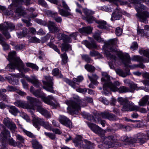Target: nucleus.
I'll return each mask as SVG.
<instances>
[{
	"label": "nucleus",
	"instance_id": "obj_27",
	"mask_svg": "<svg viewBox=\"0 0 149 149\" xmlns=\"http://www.w3.org/2000/svg\"><path fill=\"white\" fill-rule=\"evenodd\" d=\"M145 30H149V26L147 25L145 26V29H141L138 27L137 29V34H140L142 36H148L147 33Z\"/></svg>",
	"mask_w": 149,
	"mask_h": 149
},
{
	"label": "nucleus",
	"instance_id": "obj_35",
	"mask_svg": "<svg viewBox=\"0 0 149 149\" xmlns=\"http://www.w3.org/2000/svg\"><path fill=\"white\" fill-rule=\"evenodd\" d=\"M149 96L148 95H146L142 97L139 102V105L140 106H143L147 103L149 99Z\"/></svg>",
	"mask_w": 149,
	"mask_h": 149
},
{
	"label": "nucleus",
	"instance_id": "obj_20",
	"mask_svg": "<svg viewBox=\"0 0 149 149\" xmlns=\"http://www.w3.org/2000/svg\"><path fill=\"white\" fill-rule=\"evenodd\" d=\"M121 17V13L119 9L116 8L115 11L113 12L112 15L111 19V21L118 20L120 19Z\"/></svg>",
	"mask_w": 149,
	"mask_h": 149
},
{
	"label": "nucleus",
	"instance_id": "obj_8",
	"mask_svg": "<svg viewBox=\"0 0 149 149\" xmlns=\"http://www.w3.org/2000/svg\"><path fill=\"white\" fill-rule=\"evenodd\" d=\"M117 142V140L113 136H109L105 138L102 148L103 149H108L113 146L114 143Z\"/></svg>",
	"mask_w": 149,
	"mask_h": 149
},
{
	"label": "nucleus",
	"instance_id": "obj_26",
	"mask_svg": "<svg viewBox=\"0 0 149 149\" xmlns=\"http://www.w3.org/2000/svg\"><path fill=\"white\" fill-rule=\"evenodd\" d=\"M57 38L59 40H63V42H71V38L69 37L63 33H58L57 35Z\"/></svg>",
	"mask_w": 149,
	"mask_h": 149
},
{
	"label": "nucleus",
	"instance_id": "obj_53",
	"mask_svg": "<svg viewBox=\"0 0 149 149\" xmlns=\"http://www.w3.org/2000/svg\"><path fill=\"white\" fill-rule=\"evenodd\" d=\"M38 4L41 5L43 7L48 8L49 7L46 2L44 0H38Z\"/></svg>",
	"mask_w": 149,
	"mask_h": 149
},
{
	"label": "nucleus",
	"instance_id": "obj_55",
	"mask_svg": "<svg viewBox=\"0 0 149 149\" xmlns=\"http://www.w3.org/2000/svg\"><path fill=\"white\" fill-rule=\"evenodd\" d=\"M52 74L54 76L59 75L60 77L62 76L61 74H60L59 69L57 68L53 69L52 71Z\"/></svg>",
	"mask_w": 149,
	"mask_h": 149
},
{
	"label": "nucleus",
	"instance_id": "obj_42",
	"mask_svg": "<svg viewBox=\"0 0 149 149\" xmlns=\"http://www.w3.org/2000/svg\"><path fill=\"white\" fill-rule=\"evenodd\" d=\"M96 22L98 24L97 27L101 29H106V22L104 21H97Z\"/></svg>",
	"mask_w": 149,
	"mask_h": 149
},
{
	"label": "nucleus",
	"instance_id": "obj_7",
	"mask_svg": "<svg viewBox=\"0 0 149 149\" xmlns=\"http://www.w3.org/2000/svg\"><path fill=\"white\" fill-rule=\"evenodd\" d=\"M146 7L144 6H142L141 4H138L136 7V10L137 13L136 16L139 18L141 22L146 23L148 22L147 18L149 17V13L147 11L142 12L143 10H146Z\"/></svg>",
	"mask_w": 149,
	"mask_h": 149
},
{
	"label": "nucleus",
	"instance_id": "obj_32",
	"mask_svg": "<svg viewBox=\"0 0 149 149\" xmlns=\"http://www.w3.org/2000/svg\"><path fill=\"white\" fill-rule=\"evenodd\" d=\"M0 44L2 45L4 50H8L9 48L8 44L5 41V39L2 35L0 33Z\"/></svg>",
	"mask_w": 149,
	"mask_h": 149
},
{
	"label": "nucleus",
	"instance_id": "obj_16",
	"mask_svg": "<svg viewBox=\"0 0 149 149\" xmlns=\"http://www.w3.org/2000/svg\"><path fill=\"white\" fill-rule=\"evenodd\" d=\"M137 138L138 142L143 143L146 141V139H149V131H147L145 134L139 133L137 134Z\"/></svg>",
	"mask_w": 149,
	"mask_h": 149
},
{
	"label": "nucleus",
	"instance_id": "obj_25",
	"mask_svg": "<svg viewBox=\"0 0 149 149\" xmlns=\"http://www.w3.org/2000/svg\"><path fill=\"white\" fill-rule=\"evenodd\" d=\"M93 28L90 26L84 27L79 29V31L83 35H86L91 33L92 31Z\"/></svg>",
	"mask_w": 149,
	"mask_h": 149
},
{
	"label": "nucleus",
	"instance_id": "obj_49",
	"mask_svg": "<svg viewBox=\"0 0 149 149\" xmlns=\"http://www.w3.org/2000/svg\"><path fill=\"white\" fill-rule=\"evenodd\" d=\"M46 14L49 17H54L55 16L57 15V13L56 12H54L49 10H47L46 11Z\"/></svg>",
	"mask_w": 149,
	"mask_h": 149
},
{
	"label": "nucleus",
	"instance_id": "obj_15",
	"mask_svg": "<svg viewBox=\"0 0 149 149\" xmlns=\"http://www.w3.org/2000/svg\"><path fill=\"white\" fill-rule=\"evenodd\" d=\"M3 123L12 132H14L17 128L16 125L14 123L8 118H5L3 120Z\"/></svg>",
	"mask_w": 149,
	"mask_h": 149
},
{
	"label": "nucleus",
	"instance_id": "obj_56",
	"mask_svg": "<svg viewBox=\"0 0 149 149\" xmlns=\"http://www.w3.org/2000/svg\"><path fill=\"white\" fill-rule=\"evenodd\" d=\"M61 56L62 59V61L65 64L67 62L68 56L66 53L61 54Z\"/></svg>",
	"mask_w": 149,
	"mask_h": 149
},
{
	"label": "nucleus",
	"instance_id": "obj_57",
	"mask_svg": "<svg viewBox=\"0 0 149 149\" xmlns=\"http://www.w3.org/2000/svg\"><path fill=\"white\" fill-rule=\"evenodd\" d=\"M13 3L12 5H14L17 6L18 4H22L24 3V0H12Z\"/></svg>",
	"mask_w": 149,
	"mask_h": 149
},
{
	"label": "nucleus",
	"instance_id": "obj_63",
	"mask_svg": "<svg viewBox=\"0 0 149 149\" xmlns=\"http://www.w3.org/2000/svg\"><path fill=\"white\" fill-rule=\"evenodd\" d=\"M8 141L9 144L11 145L16 146L17 145V142L15 141L13 139H9Z\"/></svg>",
	"mask_w": 149,
	"mask_h": 149
},
{
	"label": "nucleus",
	"instance_id": "obj_13",
	"mask_svg": "<svg viewBox=\"0 0 149 149\" xmlns=\"http://www.w3.org/2000/svg\"><path fill=\"white\" fill-rule=\"evenodd\" d=\"M62 7L65 10L61 9L58 8V12L59 14L62 16L67 17L71 15L70 12V9L66 3L63 0L62 1Z\"/></svg>",
	"mask_w": 149,
	"mask_h": 149
},
{
	"label": "nucleus",
	"instance_id": "obj_41",
	"mask_svg": "<svg viewBox=\"0 0 149 149\" xmlns=\"http://www.w3.org/2000/svg\"><path fill=\"white\" fill-rule=\"evenodd\" d=\"M88 77L91 82L94 84H95L97 83V81L98 78V76L95 74H93L92 77L88 75Z\"/></svg>",
	"mask_w": 149,
	"mask_h": 149
},
{
	"label": "nucleus",
	"instance_id": "obj_5",
	"mask_svg": "<svg viewBox=\"0 0 149 149\" xmlns=\"http://www.w3.org/2000/svg\"><path fill=\"white\" fill-rule=\"evenodd\" d=\"M26 98L28 103L23 101L17 100L14 102V104L18 107L34 110L35 108V104L38 102L37 99L29 96H27Z\"/></svg>",
	"mask_w": 149,
	"mask_h": 149
},
{
	"label": "nucleus",
	"instance_id": "obj_44",
	"mask_svg": "<svg viewBox=\"0 0 149 149\" xmlns=\"http://www.w3.org/2000/svg\"><path fill=\"white\" fill-rule=\"evenodd\" d=\"M6 24V31L7 32L8 30H10V31H11L14 30L15 28V26L11 23L5 22Z\"/></svg>",
	"mask_w": 149,
	"mask_h": 149
},
{
	"label": "nucleus",
	"instance_id": "obj_48",
	"mask_svg": "<svg viewBox=\"0 0 149 149\" xmlns=\"http://www.w3.org/2000/svg\"><path fill=\"white\" fill-rule=\"evenodd\" d=\"M26 64L27 67L31 68L36 70H38V67L35 64L30 63H26Z\"/></svg>",
	"mask_w": 149,
	"mask_h": 149
},
{
	"label": "nucleus",
	"instance_id": "obj_2",
	"mask_svg": "<svg viewBox=\"0 0 149 149\" xmlns=\"http://www.w3.org/2000/svg\"><path fill=\"white\" fill-rule=\"evenodd\" d=\"M118 42L117 38L111 39L109 40L108 44L106 45L107 49H105L104 54L108 59H110L112 61V62L111 61L108 62L109 65L111 69L114 68V65L117 57L110 52L117 51L116 49L113 47L112 45H116Z\"/></svg>",
	"mask_w": 149,
	"mask_h": 149
},
{
	"label": "nucleus",
	"instance_id": "obj_37",
	"mask_svg": "<svg viewBox=\"0 0 149 149\" xmlns=\"http://www.w3.org/2000/svg\"><path fill=\"white\" fill-rule=\"evenodd\" d=\"M139 53L141 55L143 54L147 58V59H145V62H149V52L148 50L141 49L139 50Z\"/></svg>",
	"mask_w": 149,
	"mask_h": 149
},
{
	"label": "nucleus",
	"instance_id": "obj_34",
	"mask_svg": "<svg viewBox=\"0 0 149 149\" xmlns=\"http://www.w3.org/2000/svg\"><path fill=\"white\" fill-rule=\"evenodd\" d=\"M101 32L98 30L96 31L93 35L94 38L100 42H102L103 40L100 37Z\"/></svg>",
	"mask_w": 149,
	"mask_h": 149
},
{
	"label": "nucleus",
	"instance_id": "obj_24",
	"mask_svg": "<svg viewBox=\"0 0 149 149\" xmlns=\"http://www.w3.org/2000/svg\"><path fill=\"white\" fill-rule=\"evenodd\" d=\"M48 28L52 33L58 32L59 30L56 27V25L54 22L51 21H49L48 23Z\"/></svg>",
	"mask_w": 149,
	"mask_h": 149
},
{
	"label": "nucleus",
	"instance_id": "obj_9",
	"mask_svg": "<svg viewBox=\"0 0 149 149\" xmlns=\"http://www.w3.org/2000/svg\"><path fill=\"white\" fill-rule=\"evenodd\" d=\"M45 77L46 80V81H43V84L46 85V86H43V88L47 91L53 93H54L53 86V84L52 82L53 77L49 76H46Z\"/></svg>",
	"mask_w": 149,
	"mask_h": 149
},
{
	"label": "nucleus",
	"instance_id": "obj_3",
	"mask_svg": "<svg viewBox=\"0 0 149 149\" xmlns=\"http://www.w3.org/2000/svg\"><path fill=\"white\" fill-rule=\"evenodd\" d=\"M66 103L68 106L67 109L71 113L75 114H77L80 110V106H86L87 105V103L84 100L77 101L67 100L66 101Z\"/></svg>",
	"mask_w": 149,
	"mask_h": 149
},
{
	"label": "nucleus",
	"instance_id": "obj_54",
	"mask_svg": "<svg viewBox=\"0 0 149 149\" xmlns=\"http://www.w3.org/2000/svg\"><path fill=\"white\" fill-rule=\"evenodd\" d=\"M50 100V103H47L48 104L50 105H54V103L52 101V100H53L54 102H56V100L51 95H49L48 96V97H47Z\"/></svg>",
	"mask_w": 149,
	"mask_h": 149
},
{
	"label": "nucleus",
	"instance_id": "obj_59",
	"mask_svg": "<svg viewBox=\"0 0 149 149\" xmlns=\"http://www.w3.org/2000/svg\"><path fill=\"white\" fill-rule=\"evenodd\" d=\"M50 47L52 48L56 52L59 54H60V52L59 49L57 47V46L52 43H49L48 45Z\"/></svg>",
	"mask_w": 149,
	"mask_h": 149
},
{
	"label": "nucleus",
	"instance_id": "obj_31",
	"mask_svg": "<svg viewBox=\"0 0 149 149\" xmlns=\"http://www.w3.org/2000/svg\"><path fill=\"white\" fill-rule=\"evenodd\" d=\"M6 28L5 24H0V30L2 31V33L7 39H9L10 37V35L8 32L6 31Z\"/></svg>",
	"mask_w": 149,
	"mask_h": 149
},
{
	"label": "nucleus",
	"instance_id": "obj_39",
	"mask_svg": "<svg viewBox=\"0 0 149 149\" xmlns=\"http://www.w3.org/2000/svg\"><path fill=\"white\" fill-rule=\"evenodd\" d=\"M9 111L12 114L15 116L19 112L18 109L14 106H10L9 107Z\"/></svg>",
	"mask_w": 149,
	"mask_h": 149
},
{
	"label": "nucleus",
	"instance_id": "obj_58",
	"mask_svg": "<svg viewBox=\"0 0 149 149\" xmlns=\"http://www.w3.org/2000/svg\"><path fill=\"white\" fill-rule=\"evenodd\" d=\"M34 21L37 23L41 25L45 26L47 24V23L46 22L40 19H35Z\"/></svg>",
	"mask_w": 149,
	"mask_h": 149
},
{
	"label": "nucleus",
	"instance_id": "obj_60",
	"mask_svg": "<svg viewBox=\"0 0 149 149\" xmlns=\"http://www.w3.org/2000/svg\"><path fill=\"white\" fill-rule=\"evenodd\" d=\"M82 58L87 63H90L92 61L91 58L88 55H83L82 56Z\"/></svg>",
	"mask_w": 149,
	"mask_h": 149
},
{
	"label": "nucleus",
	"instance_id": "obj_40",
	"mask_svg": "<svg viewBox=\"0 0 149 149\" xmlns=\"http://www.w3.org/2000/svg\"><path fill=\"white\" fill-rule=\"evenodd\" d=\"M139 1H141L142 2H144L148 5L149 4V0H130V2L131 3L134 4H136L135 5V9H136V7L137 6L138 4H141L142 6L143 5L142 4L139 3Z\"/></svg>",
	"mask_w": 149,
	"mask_h": 149
},
{
	"label": "nucleus",
	"instance_id": "obj_36",
	"mask_svg": "<svg viewBox=\"0 0 149 149\" xmlns=\"http://www.w3.org/2000/svg\"><path fill=\"white\" fill-rule=\"evenodd\" d=\"M15 13L16 14L15 17L17 15L18 18L21 16L24 15L25 14V11L21 7L17 8L15 11Z\"/></svg>",
	"mask_w": 149,
	"mask_h": 149
},
{
	"label": "nucleus",
	"instance_id": "obj_30",
	"mask_svg": "<svg viewBox=\"0 0 149 149\" xmlns=\"http://www.w3.org/2000/svg\"><path fill=\"white\" fill-rule=\"evenodd\" d=\"M115 71L117 74L123 77H125L127 76L130 74V73L129 70H125V72H124L121 69H118L115 70Z\"/></svg>",
	"mask_w": 149,
	"mask_h": 149
},
{
	"label": "nucleus",
	"instance_id": "obj_28",
	"mask_svg": "<svg viewBox=\"0 0 149 149\" xmlns=\"http://www.w3.org/2000/svg\"><path fill=\"white\" fill-rule=\"evenodd\" d=\"M102 74L103 77L101 79V81L102 82H103V89L104 90V85L105 83L111 82L109 81L110 79L109 76L108 75L107 72H102Z\"/></svg>",
	"mask_w": 149,
	"mask_h": 149
},
{
	"label": "nucleus",
	"instance_id": "obj_11",
	"mask_svg": "<svg viewBox=\"0 0 149 149\" xmlns=\"http://www.w3.org/2000/svg\"><path fill=\"white\" fill-rule=\"evenodd\" d=\"M30 92L36 97H40L46 103H50V100L45 96V94L43 93L38 90L35 91L33 86H31L30 89Z\"/></svg>",
	"mask_w": 149,
	"mask_h": 149
},
{
	"label": "nucleus",
	"instance_id": "obj_61",
	"mask_svg": "<svg viewBox=\"0 0 149 149\" xmlns=\"http://www.w3.org/2000/svg\"><path fill=\"white\" fill-rule=\"evenodd\" d=\"M27 29L26 28H24L23 29V31H22V35H21L20 36L19 35H18V37L19 38H21L25 36L26 35L27 33Z\"/></svg>",
	"mask_w": 149,
	"mask_h": 149
},
{
	"label": "nucleus",
	"instance_id": "obj_29",
	"mask_svg": "<svg viewBox=\"0 0 149 149\" xmlns=\"http://www.w3.org/2000/svg\"><path fill=\"white\" fill-rule=\"evenodd\" d=\"M121 139L123 141H126L129 143H136L138 142L137 138L132 139L131 137H128L126 135L122 136L121 137Z\"/></svg>",
	"mask_w": 149,
	"mask_h": 149
},
{
	"label": "nucleus",
	"instance_id": "obj_1",
	"mask_svg": "<svg viewBox=\"0 0 149 149\" xmlns=\"http://www.w3.org/2000/svg\"><path fill=\"white\" fill-rule=\"evenodd\" d=\"M8 60L12 62L7 65L6 68L10 72H12L15 68H17L19 71H22L25 72H28L30 69L24 67V64L21 60L18 57H16V52L13 51L10 52L8 55Z\"/></svg>",
	"mask_w": 149,
	"mask_h": 149
},
{
	"label": "nucleus",
	"instance_id": "obj_47",
	"mask_svg": "<svg viewBox=\"0 0 149 149\" xmlns=\"http://www.w3.org/2000/svg\"><path fill=\"white\" fill-rule=\"evenodd\" d=\"M16 140L18 143H24V139L22 136L19 134L16 135Z\"/></svg>",
	"mask_w": 149,
	"mask_h": 149
},
{
	"label": "nucleus",
	"instance_id": "obj_19",
	"mask_svg": "<svg viewBox=\"0 0 149 149\" xmlns=\"http://www.w3.org/2000/svg\"><path fill=\"white\" fill-rule=\"evenodd\" d=\"M22 77H25L28 81L31 82L34 86L37 88L40 85V84L38 79L34 76H31V78H30L27 76H25L23 75H22Z\"/></svg>",
	"mask_w": 149,
	"mask_h": 149
},
{
	"label": "nucleus",
	"instance_id": "obj_23",
	"mask_svg": "<svg viewBox=\"0 0 149 149\" xmlns=\"http://www.w3.org/2000/svg\"><path fill=\"white\" fill-rule=\"evenodd\" d=\"M82 43L89 49H96L97 47V46L96 43L93 41L90 42L86 40H85L82 41Z\"/></svg>",
	"mask_w": 149,
	"mask_h": 149
},
{
	"label": "nucleus",
	"instance_id": "obj_21",
	"mask_svg": "<svg viewBox=\"0 0 149 149\" xmlns=\"http://www.w3.org/2000/svg\"><path fill=\"white\" fill-rule=\"evenodd\" d=\"M8 137H10V133L8 130L4 128L1 134L0 139L3 143L6 141Z\"/></svg>",
	"mask_w": 149,
	"mask_h": 149
},
{
	"label": "nucleus",
	"instance_id": "obj_14",
	"mask_svg": "<svg viewBox=\"0 0 149 149\" xmlns=\"http://www.w3.org/2000/svg\"><path fill=\"white\" fill-rule=\"evenodd\" d=\"M87 124L91 130L94 133L100 136L103 135L104 133V131L97 125L89 123H88Z\"/></svg>",
	"mask_w": 149,
	"mask_h": 149
},
{
	"label": "nucleus",
	"instance_id": "obj_38",
	"mask_svg": "<svg viewBox=\"0 0 149 149\" xmlns=\"http://www.w3.org/2000/svg\"><path fill=\"white\" fill-rule=\"evenodd\" d=\"M32 143L33 147L37 149H42V146L39 144L37 140L35 139H33L32 141Z\"/></svg>",
	"mask_w": 149,
	"mask_h": 149
},
{
	"label": "nucleus",
	"instance_id": "obj_17",
	"mask_svg": "<svg viewBox=\"0 0 149 149\" xmlns=\"http://www.w3.org/2000/svg\"><path fill=\"white\" fill-rule=\"evenodd\" d=\"M100 115L103 118L107 119L111 121H115L118 119V118L114 115L106 111L101 113Z\"/></svg>",
	"mask_w": 149,
	"mask_h": 149
},
{
	"label": "nucleus",
	"instance_id": "obj_46",
	"mask_svg": "<svg viewBox=\"0 0 149 149\" xmlns=\"http://www.w3.org/2000/svg\"><path fill=\"white\" fill-rule=\"evenodd\" d=\"M128 85L130 87V88H129V89L130 90H132V92H133L134 90L136 89L137 87V84L132 82L130 83L129 85Z\"/></svg>",
	"mask_w": 149,
	"mask_h": 149
},
{
	"label": "nucleus",
	"instance_id": "obj_45",
	"mask_svg": "<svg viewBox=\"0 0 149 149\" xmlns=\"http://www.w3.org/2000/svg\"><path fill=\"white\" fill-rule=\"evenodd\" d=\"M85 19L90 24L92 23L94 21H96L95 18L92 15L86 16L85 17Z\"/></svg>",
	"mask_w": 149,
	"mask_h": 149
},
{
	"label": "nucleus",
	"instance_id": "obj_33",
	"mask_svg": "<svg viewBox=\"0 0 149 149\" xmlns=\"http://www.w3.org/2000/svg\"><path fill=\"white\" fill-rule=\"evenodd\" d=\"M70 42H63L61 45V49L62 51H67L69 50H72L71 47L70 45L68 43Z\"/></svg>",
	"mask_w": 149,
	"mask_h": 149
},
{
	"label": "nucleus",
	"instance_id": "obj_6",
	"mask_svg": "<svg viewBox=\"0 0 149 149\" xmlns=\"http://www.w3.org/2000/svg\"><path fill=\"white\" fill-rule=\"evenodd\" d=\"M118 101L120 104L123 105L121 109L122 111H132L138 109V106L135 105L133 103L129 101L126 98L119 97Z\"/></svg>",
	"mask_w": 149,
	"mask_h": 149
},
{
	"label": "nucleus",
	"instance_id": "obj_52",
	"mask_svg": "<svg viewBox=\"0 0 149 149\" xmlns=\"http://www.w3.org/2000/svg\"><path fill=\"white\" fill-rule=\"evenodd\" d=\"M85 69L90 72H93L95 69L94 67L90 65H85Z\"/></svg>",
	"mask_w": 149,
	"mask_h": 149
},
{
	"label": "nucleus",
	"instance_id": "obj_64",
	"mask_svg": "<svg viewBox=\"0 0 149 149\" xmlns=\"http://www.w3.org/2000/svg\"><path fill=\"white\" fill-rule=\"evenodd\" d=\"M122 33V30L119 27H117L116 29V34L117 36H120Z\"/></svg>",
	"mask_w": 149,
	"mask_h": 149
},
{
	"label": "nucleus",
	"instance_id": "obj_43",
	"mask_svg": "<svg viewBox=\"0 0 149 149\" xmlns=\"http://www.w3.org/2000/svg\"><path fill=\"white\" fill-rule=\"evenodd\" d=\"M132 60L140 62H145V59L143 57L139 56H133L132 58Z\"/></svg>",
	"mask_w": 149,
	"mask_h": 149
},
{
	"label": "nucleus",
	"instance_id": "obj_4",
	"mask_svg": "<svg viewBox=\"0 0 149 149\" xmlns=\"http://www.w3.org/2000/svg\"><path fill=\"white\" fill-rule=\"evenodd\" d=\"M113 92L118 91L120 93H123L132 92V90H130L129 88L124 86H121L118 88L116 86L114 85L111 82L105 83L104 85V91L102 92V93L106 95L109 92V89Z\"/></svg>",
	"mask_w": 149,
	"mask_h": 149
},
{
	"label": "nucleus",
	"instance_id": "obj_62",
	"mask_svg": "<svg viewBox=\"0 0 149 149\" xmlns=\"http://www.w3.org/2000/svg\"><path fill=\"white\" fill-rule=\"evenodd\" d=\"M82 137L80 135H77L75 139L72 140L73 142L74 143H77L79 141L82 140Z\"/></svg>",
	"mask_w": 149,
	"mask_h": 149
},
{
	"label": "nucleus",
	"instance_id": "obj_22",
	"mask_svg": "<svg viewBox=\"0 0 149 149\" xmlns=\"http://www.w3.org/2000/svg\"><path fill=\"white\" fill-rule=\"evenodd\" d=\"M37 110L38 111L46 118H50L51 117V115L49 112L46 109H44L41 106H37Z\"/></svg>",
	"mask_w": 149,
	"mask_h": 149
},
{
	"label": "nucleus",
	"instance_id": "obj_12",
	"mask_svg": "<svg viewBox=\"0 0 149 149\" xmlns=\"http://www.w3.org/2000/svg\"><path fill=\"white\" fill-rule=\"evenodd\" d=\"M118 56L125 66L131 67L130 58L129 54L120 53L118 54Z\"/></svg>",
	"mask_w": 149,
	"mask_h": 149
},
{
	"label": "nucleus",
	"instance_id": "obj_10",
	"mask_svg": "<svg viewBox=\"0 0 149 149\" xmlns=\"http://www.w3.org/2000/svg\"><path fill=\"white\" fill-rule=\"evenodd\" d=\"M40 125H42L47 129L50 130H51V127L49 124L48 122L45 121L43 119L37 118L34 120L33 125L36 128L38 127L37 129L39 130V128L38 127V126Z\"/></svg>",
	"mask_w": 149,
	"mask_h": 149
},
{
	"label": "nucleus",
	"instance_id": "obj_50",
	"mask_svg": "<svg viewBox=\"0 0 149 149\" xmlns=\"http://www.w3.org/2000/svg\"><path fill=\"white\" fill-rule=\"evenodd\" d=\"M109 2L113 3L116 5L118 2L121 5H123L127 3L126 2L123 1V0H109Z\"/></svg>",
	"mask_w": 149,
	"mask_h": 149
},
{
	"label": "nucleus",
	"instance_id": "obj_18",
	"mask_svg": "<svg viewBox=\"0 0 149 149\" xmlns=\"http://www.w3.org/2000/svg\"><path fill=\"white\" fill-rule=\"evenodd\" d=\"M59 121L61 124L70 128L72 127V123L70 121L64 116H60L59 118Z\"/></svg>",
	"mask_w": 149,
	"mask_h": 149
},
{
	"label": "nucleus",
	"instance_id": "obj_51",
	"mask_svg": "<svg viewBox=\"0 0 149 149\" xmlns=\"http://www.w3.org/2000/svg\"><path fill=\"white\" fill-rule=\"evenodd\" d=\"M84 12L86 15V16H88L92 15L94 14V12L91 10L86 8L84 9Z\"/></svg>",
	"mask_w": 149,
	"mask_h": 149
}]
</instances>
